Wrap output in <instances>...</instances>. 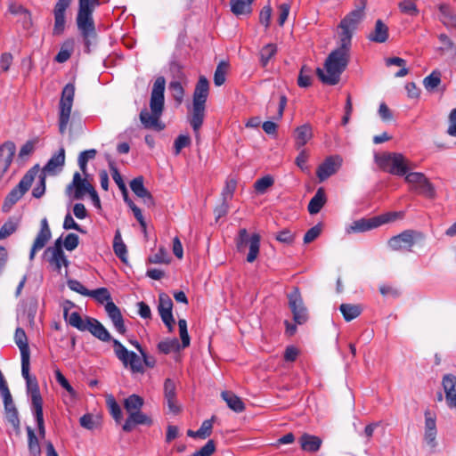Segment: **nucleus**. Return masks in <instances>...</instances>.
<instances>
[{"mask_svg":"<svg viewBox=\"0 0 456 456\" xmlns=\"http://www.w3.org/2000/svg\"><path fill=\"white\" fill-rule=\"evenodd\" d=\"M231 11L236 15L251 14L252 7L245 0H230Z\"/></svg>","mask_w":456,"mask_h":456,"instance_id":"36","label":"nucleus"},{"mask_svg":"<svg viewBox=\"0 0 456 456\" xmlns=\"http://www.w3.org/2000/svg\"><path fill=\"white\" fill-rule=\"evenodd\" d=\"M315 73L323 85L334 86L338 84L342 74V45L328 55L323 69L317 68Z\"/></svg>","mask_w":456,"mask_h":456,"instance_id":"5","label":"nucleus"},{"mask_svg":"<svg viewBox=\"0 0 456 456\" xmlns=\"http://www.w3.org/2000/svg\"><path fill=\"white\" fill-rule=\"evenodd\" d=\"M26 430L28 434V446L29 453L31 454V456H40L41 448L39 445L38 438L35 434V431L28 426L27 427Z\"/></svg>","mask_w":456,"mask_h":456,"instance_id":"35","label":"nucleus"},{"mask_svg":"<svg viewBox=\"0 0 456 456\" xmlns=\"http://www.w3.org/2000/svg\"><path fill=\"white\" fill-rule=\"evenodd\" d=\"M79 243V238L76 233H69L63 241V247L69 250H74Z\"/></svg>","mask_w":456,"mask_h":456,"instance_id":"63","label":"nucleus"},{"mask_svg":"<svg viewBox=\"0 0 456 456\" xmlns=\"http://www.w3.org/2000/svg\"><path fill=\"white\" fill-rule=\"evenodd\" d=\"M39 170V165L37 164L23 175L20 183L5 197L2 207L3 212H9L13 205L29 190Z\"/></svg>","mask_w":456,"mask_h":456,"instance_id":"7","label":"nucleus"},{"mask_svg":"<svg viewBox=\"0 0 456 456\" xmlns=\"http://www.w3.org/2000/svg\"><path fill=\"white\" fill-rule=\"evenodd\" d=\"M338 170V167L336 163L333 161L332 158H328L323 163H322L316 171V175L320 180V182H323L327 178H329L331 175L336 173Z\"/></svg>","mask_w":456,"mask_h":456,"instance_id":"27","label":"nucleus"},{"mask_svg":"<svg viewBox=\"0 0 456 456\" xmlns=\"http://www.w3.org/2000/svg\"><path fill=\"white\" fill-rule=\"evenodd\" d=\"M105 310L112 322L123 318L120 309L114 304V302H108L105 305Z\"/></svg>","mask_w":456,"mask_h":456,"instance_id":"59","label":"nucleus"},{"mask_svg":"<svg viewBox=\"0 0 456 456\" xmlns=\"http://www.w3.org/2000/svg\"><path fill=\"white\" fill-rule=\"evenodd\" d=\"M109 167L111 172L112 178H113L114 182L117 183L119 190L125 191L126 189H127L114 161H112V160L109 161Z\"/></svg>","mask_w":456,"mask_h":456,"instance_id":"56","label":"nucleus"},{"mask_svg":"<svg viewBox=\"0 0 456 456\" xmlns=\"http://www.w3.org/2000/svg\"><path fill=\"white\" fill-rule=\"evenodd\" d=\"M363 308L360 304H344V320L350 322L358 317Z\"/></svg>","mask_w":456,"mask_h":456,"instance_id":"42","label":"nucleus"},{"mask_svg":"<svg viewBox=\"0 0 456 456\" xmlns=\"http://www.w3.org/2000/svg\"><path fill=\"white\" fill-rule=\"evenodd\" d=\"M143 182L144 178L142 175L134 178L130 182V188L138 198L147 196L148 193L150 192L149 190L145 188Z\"/></svg>","mask_w":456,"mask_h":456,"instance_id":"41","label":"nucleus"},{"mask_svg":"<svg viewBox=\"0 0 456 456\" xmlns=\"http://www.w3.org/2000/svg\"><path fill=\"white\" fill-rule=\"evenodd\" d=\"M441 71L435 69L423 79V86L429 93H434L441 84Z\"/></svg>","mask_w":456,"mask_h":456,"instance_id":"30","label":"nucleus"},{"mask_svg":"<svg viewBox=\"0 0 456 456\" xmlns=\"http://www.w3.org/2000/svg\"><path fill=\"white\" fill-rule=\"evenodd\" d=\"M289 307L293 314V320L297 324H304L308 320L307 309L304 305L301 294L297 288L288 295Z\"/></svg>","mask_w":456,"mask_h":456,"instance_id":"14","label":"nucleus"},{"mask_svg":"<svg viewBox=\"0 0 456 456\" xmlns=\"http://www.w3.org/2000/svg\"><path fill=\"white\" fill-rule=\"evenodd\" d=\"M106 403L113 419L117 422H119L122 419V411L115 398L112 395H109L106 399Z\"/></svg>","mask_w":456,"mask_h":456,"instance_id":"47","label":"nucleus"},{"mask_svg":"<svg viewBox=\"0 0 456 456\" xmlns=\"http://www.w3.org/2000/svg\"><path fill=\"white\" fill-rule=\"evenodd\" d=\"M425 234L417 230H405L388 240V246L395 251H412V248L425 240Z\"/></svg>","mask_w":456,"mask_h":456,"instance_id":"8","label":"nucleus"},{"mask_svg":"<svg viewBox=\"0 0 456 456\" xmlns=\"http://www.w3.org/2000/svg\"><path fill=\"white\" fill-rule=\"evenodd\" d=\"M403 212H388L380 216H375L378 219L379 227L384 224L394 222L396 219L403 218Z\"/></svg>","mask_w":456,"mask_h":456,"instance_id":"58","label":"nucleus"},{"mask_svg":"<svg viewBox=\"0 0 456 456\" xmlns=\"http://www.w3.org/2000/svg\"><path fill=\"white\" fill-rule=\"evenodd\" d=\"M413 190L429 199H433L436 196L435 187L425 175L421 183L418 186L413 187Z\"/></svg>","mask_w":456,"mask_h":456,"instance_id":"39","label":"nucleus"},{"mask_svg":"<svg viewBox=\"0 0 456 456\" xmlns=\"http://www.w3.org/2000/svg\"><path fill=\"white\" fill-rule=\"evenodd\" d=\"M26 385H27V392L30 395L31 400L42 398L38 382H37V379L36 377H33V378L29 379L28 380H27Z\"/></svg>","mask_w":456,"mask_h":456,"instance_id":"53","label":"nucleus"},{"mask_svg":"<svg viewBox=\"0 0 456 456\" xmlns=\"http://www.w3.org/2000/svg\"><path fill=\"white\" fill-rule=\"evenodd\" d=\"M171 258L168 256L167 251L164 247L159 248V251L148 257L151 264H169Z\"/></svg>","mask_w":456,"mask_h":456,"instance_id":"48","label":"nucleus"},{"mask_svg":"<svg viewBox=\"0 0 456 456\" xmlns=\"http://www.w3.org/2000/svg\"><path fill=\"white\" fill-rule=\"evenodd\" d=\"M86 330L102 342L111 341L115 355L126 368L134 373H143L144 368L141 358L134 352L128 351L118 339L112 338L106 328L96 319L87 317Z\"/></svg>","mask_w":456,"mask_h":456,"instance_id":"1","label":"nucleus"},{"mask_svg":"<svg viewBox=\"0 0 456 456\" xmlns=\"http://www.w3.org/2000/svg\"><path fill=\"white\" fill-rule=\"evenodd\" d=\"M153 423L151 417L146 415L141 411H135V412H131V414L126 419L122 429L125 432H131L136 425H146L151 426Z\"/></svg>","mask_w":456,"mask_h":456,"instance_id":"20","label":"nucleus"},{"mask_svg":"<svg viewBox=\"0 0 456 456\" xmlns=\"http://www.w3.org/2000/svg\"><path fill=\"white\" fill-rule=\"evenodd\" d=\"M62 246L63 242L61 241V238H59L55 240L53 246L48 247L45 250L43 255L44 259L58 273L61 272L62 265L65 266L69 265V260L63 252Z\"/></svg>","mask_w":456,"mask_h":456,"instance_id":"13","label":"nucleus"},{"mask_svg":"<svg viewBox=\"0 0 456 456\" xmlns=\"http://www.w3.org/2000/svg\"><path fill=\"white\" fill-rule=\"evenodd\" d=\"M367 37L371 42L385 43L388 38V27L381 20H377L374 30Z\"/></svg>","mask_w":456,"mask_h":456,"instance_id":"22","label":"nucleus"},{"mask_svg":"<svg viewBox=\"0 0 456 456\" xmlns=\"http://www.w3.org/2000/svg\"><path fill=\"white\" fill-rule=\"evenodd\" d=\"M274 183V179L271 175H265L262 178L256 180V182L254 184V188L256 192L260 194H264L267 189L272 187Z\"/></svg>","mask_w":456,"mask_h":456,"instance_id":"46","label":"nucleus"},{"mask_svg":"<svg viewBox=\"0 0 456 456\" xmlns=\"http://www.w3.org/2000/svg\"><path fill=\"white\" fill-rule=\"evenodd\" d=\"M18 229V222L10 218L0 228V240H4L16 232Z\"/></svg>","mask_w":456,"mask_h":456,"instance_id":"51","label":"nucleus"},{"mask_svg":"<svg viewBox=\"0 0 456 456\" xmlns=\"http://www.w3.org/2000/svg\"><path fill=\"white\" fill-rule=\"evenodd\" d=\"M230 64L226 61H221L214 73V84L216 86H221L226 80V75L229 71Z\"/></svg>","mask_w":456,"mask_h":456,"instance_id":"32","label":"nucleus"},{"mask_svg":"<svg viewBox=\"0 0 456 456\" xmlns=\"http://www.w3.org/2000/svg\"><path fill=\"white\" fill-rule=\"evenodd\" d=\"M181 347V345L178 342L177 338H174L172 340L167 341H160L158 344V349L159 352L167 354L172 351H178Z\"/></svg>","mask_w":456,"mask_h":456,"instance_id":"50","label":"nucleus"},{"mask_svg":"<svg viewBox=\"0 0 456 456\" xmlns=\"http://www.w3.org/2000/svg\"><path fill=\"white\" fill-rule=\"evenodd\" d=\"M442 385L445 393L447 405L450 408L456 407V376L445 374L443 377Z\"/></svg>","mask_w":456,"mask_h":456,"instance_id":"19","label":"nucleus"},{"mask_svg":"<svg viewBox=\"0 0 456 456\" xmlns=\"http://www.w3.org/2000/svg\"><path fill=\"white\" fill-rule=\"evenodd\" d=\"M209 93V82L205 76H200L195 86L192 95V111L188 118L196 138L200 135V129L205 118L206 102Z\"/></svg>","mask_w":456,"mask_h":456,"instance_id":"4","label":"nucleus"},{"mask_svg":"<svg viewBox=\"0 0 456 456\" xmlns=\"http://www.w3.org/2000/svg\"><path fill=\"white\" fill-rule=\"evenodd\" d=\"M191 144V138L189 135L180 134L174 143L175 153L177 155L181 152L182 149L188 147Z\"/></svg>","mask_w":456,"mask_h":456,"instance_id":"62","label":"nucleus"},{"mask_svg":"<svg viewBox=\"0 0 456 456\" xmlns=\"http://www.w3.org/2000/svg\"><path fill=\"white\" fill-rule=\"evenodd\" d=\"M15 343L20 348V356L29 355V346L27 335L22 328H17L14 335Z\"/></svg>","mask_w":456,"mask_h":456,"instance_id":"29","label":"nucleus"},{"mask_svg":"<svg viewBox=\"0 0 456 456\" xmlns=\"http://www.w3.org/2000/svg\"><path fill=\"white\" fill-rule=\"evenodd\" d=\"M438 38H439L440 42L443 43L444 45V47L443 49L455 56L456 55L455 44L445 34H440L438 36Z\"/></svg>","mask_w":456,"mask_h":456,"instance_id":"64","label":"nucleus"},{"mask_svg":"<svg viewBox=\"0 0 456 456\" xmlns=\"http://www.w3.org/2000/svg\"><path fill=\"white\" fill-rule=\"evenodd\" d=\"M221 396L227 403V406L235 412H242L245 410V403L233 392L223 391Z\"/></svg>","mask_w":456,"mask_h":456,"instance_id":"25","label":"nucleus"},{"mask_svg":"<svg viewBox=\"0 0 456 456\" xmlns=\"http://www.w3.org/2000/svg\"><path fill=\"white\" fill-rule=\"evenodd\" d=\"M379 167L392 175L403 176L411 168V162L401 153L388 152L376 157Z\"/></svg>","mask_w":456,"mask_h":456,"instance_id":"6","label":"nucleus"},{"mask_svg":"<svg viewBox=\"0 0 456 456\" xmlns=\"http://www.w3.org/2000/svg\"><path fill=\"white\" fill-rule=\"evenodd\" d=\"M313 137V129L310 124H304L295 130V141L297 149H300Z\"/></svg>","mask_w":456,"mask_h":456,"instance_id":"23","label":"nucleus"},{"mask_svg":"<svg viewBox=\"0 0 456 456\" xmlns=\"http://www.w3.org/2000/svg\"><path fill=\"white\" fill-rule=\"evenodd\" d=\"M441 12V21L446 27L456 28V14L448 5H441L439 7Z\"/></svg>","mask_w":456,"mask_h":456,"instance_id":"37","label":"nucleus"},{"mask_svg":"<svg viewBox=\"0 0 456 456\" xmlns=\"http://www.w3.org/2000/svg\"><path fill=\"white\" fill-rule=\"evenodd\" d=\"M88 297L94 298L100 304H103L104 302H106V304L108 302H113L111 300V296H110V291L108 290L107 288H103V287L96 289L94 290H90V294Z\"/></svg>","mask_w":456,"mask_h":456,"instance_id":"45","label":"nucleus"},{"mask_svg":"<svg viewBox=\"0 0 456 456\" xmlns=\"http://www.w3.org/2000/svg\"><path fill=\"white\" fill-rule=\"evenodd\" d=\"M215 416L202 422L201 427L198 429V438L206 439L210 436L213 429V422Z\"/></svg>","mask_w":456,"mask_h":456,"instance_id":"55","label":"nucleus"},{"mask_svg":"<svg viewBox=\"0 0 456 456\" xmlns=\"http://www.w3.org/2000/svg\"><path fill=\"white\" fill-rule=\"evenodd\" d=\"M298 443L303 451L315 452L322 445V439L316 436L305 433L299 437Z\"/></svg>","mask_w":456,"mask_h":456,"instance_id":"21","label":"nucleus"},{"mask_svg":"<svg viewBox=\"0 0 456 456\" xmlns=\"http://www.w3.org/2000/svg\"><path fill=\"white\" fill-rule=\"evenodd\" d=\"M169 89L177 104H181L183 101L184 89L179 81H172L169 84Z\"/></svg>","mask_w":456,"mask_h":456,"instance_id":"52","label":"nucleus"},{"mask_svg":"<svg viewBox=\"0 0 456 456\" xmlns=\"http://www.w3.org/2000/svg\"><path fill=\"white\" fill-rule=\"evenodd\" d=\"M15 151L16 146L12 141H6L0 145V182L10 168Z\"/></svg>","mask_w":456,"mask_h":456,"instance_id":"16","label":"nucleus"},{"mask_svg":"<svg viewBox=\"0 0 456 456\" xmlns=\"http://www.w3.org/2000/svg\"><path fill=\"white\" fill-rule=\"evenodd\" d=\"M79 424L82 428L94 430L101 427L102 420L98 415H93L92 413H86L79 419Z\"/></svg>","mask_w":456,"mask_h":456,"instance_id":"34","label":"nucleus"},{"mask_svg":"<svg viewBox=\"0 0 456 456\" xmlns=\"http://www.w3.org/2000/svg\"><path fill=\"white\" fill-rule=\"evenodd\" d=\"M74 95V85L71 83L67 84L62 89L59 103V132L61 134H64L66 132L67 125L70 118Z\"/></svg>","mask_w":456,"mask_h":456,"instance_id":"10","label":"nucleus"},{"mask_svg":"<svg viewBox=\"0 0 456 456\" xmlns=\"http://www.w3.org/2000/svg\"><path fill=\"white\" fill-rule=\"evenodd\" d=\"M367 0H354V9L344 17V41L351 44L354 32L365 17Z\"/></svg>","mask_w":456,"mask_h":456,"instance_id":"9","label":"nucleus"},{"mask_svg":"<svg viewBox=\"0 0 456 456\" xmlns=\"http://www.w3.org/2000/svg\"><path fill=\"white\" fill-rule=\"evenodd\" d=\"M5 418L13 428L16 436H20L21 430L18 409H13L12 411L5 412Z\"/></svg>","mask_w":456,"mask_h":456,"instance_id":"49","label":"nucleus"},{"mask_svg":"<svg viewBox=\"0 0 456 456\" xmlns=\"http://www.w3.org/2000/svg\"><path fill=\"white\" fill-rule=\"evenodd\" d=\"M379 227L378 219L375 216L370 218H360L354 221L346 228L347 234L366 232Z\"/></svg>","mask_w":456,"mask_h":456,"instance_id":"17","label":"nucleus"},{"mask_svg":"<svg viewBox=\"0 0 456 456\" xmlns=\"http://www.w3.org/2000/svg\"><path fill=\"white\" fill-rule=\"evenodd\" d=\"M326 203L325 190L320 187L315 195L311 199L307 210L311 215L318 214Z\"/></svg>","mask_w":456,"mask_h":456,"instance_id":"24","label":"nucleus"},{"mask_svg":"<svg viewBox=\"0 0 456 456\" xmlns=\"http://www.w3.org/2000/svg\"><path fill=\"white\" fill-rule=\"evenodd\" d=\"M313 81V70L310 67L303 65L298 74L297 85L300 87H309Z\"/></svg>","mask_w":456,"mask_h":456,"instance_id":"40","label":"nucleus"},{"mask_svg":"<svg viewBox=\"0 0 456 456\" xmlns=\"http://www.w3.org/2000/svg\"><path fill=\"white\" fill-rule=\"evenodd\" d=\"M275 239L281 243L291 245L295 240V233L289 229H283L276 233Z\"/></svg>","mask_w":456,"mask_h":456,"instance_id":"60","label":"nucleus"},{"mask_svg":"<svg viewBox=\"0 0 456 456\" xmlns=\"http://www.w3.org/2000/svg\"><path fill=\"white\" fill-rule=\"evenodd\" d=\"M73 47H74L73 40H69V39L66 40L62 44L60 52L54 57V61L59 63H63V62L67 61L72 54Z\"/></svg>","mask_w":456,"mask_h":456,"instance_id":"38","label":"nucleus"},{"mask_svg":"<svg viewBox=\"0 0 456 456\" xmlns=\"http://www.w3.org/2000/svg\"><path fill=\"white\" fill-rule=\"evenodd\" d=\"M73 0H58L55 4L53 13L54 24L53 28V36L63 34L66 26V11L70 6Z\"/></svg>","mask_w":456,"mask_h":456,"instance_id":"15","label":"nucleus"},{"mask_svg":"<svg viewBox=\"0 0 456 456\" xmlns=\"http://www.w3.org/2000/svg\"><path fill=\"white\" fill-rule=\"evenodd\" d=\"M113 250L116 256L122 261H126L127 249L126 244L123 242L119 230L116 231L113 240Z\"/></svg>","mask_w":456,"mask_h":456,"instance_id":"31","label":"nucleus"},{"mask_svg":"<svg viewBox=\"0 0 456 456\" xmlns=\"http://www.w3.org/2000/svg\"><path fill=\"white\" fill-rule=\"evenodd\" d=\"M68 287L83 296L88 297L90 294V290L87 289L80 281L73 279H69L67 281Z\"/></svg>","mask_w":456,"mask_h":456,"instance_id":"61","label":"nucleus"},{"mask_svg":"<svg viewBox=\"0 0 456 456\" xmlns=\"http://www.w3.org/2000/svg\"><path fill=\"white\" fill-rule=\"evenodd\" d=\"M173 301L170 297L165 293L161 292L159 295V305L158 311L160 317H169V315H173Z\"/></svg>","mask_w":456,"mask_h":456,"instance_id":"28","label":"nucleus"},{"mask_svg":"<svg viewBox=\"0 0 456 456\" xmlns=\"http://www.w3.org/2000/svg\"><path fill=\"white\" fill-rule=\"evenodd\" d=\"M52 233L46 218L41 220V229L37 233L33 245L35 248H43L51 239Z\"/></svg>","mask_w":456,"mask_h":456,"instance_id":"26","label":"nucleus"},{"mask_svg":"<svg viewBox=\"0 0 456 456\" xmlns=\"http://www.w3.org/2000/svg\"><path fill=\"white\" fill-rule=\"evenodd\" d=\"M322 224L318 223L314 227L310 228L304 236V243L309 244L315 240L322 233Z\"/></svg>","mask_w":456,"mask_h":456,"instance_id":"54","label":"nucleus"},{"mask_svg":"<svg viewBox=\"0 0 456 456\" xmlns=\"http://www.w3.org/2000/svg\"><path fill=\"white\" fill-rule=\"evenodd\" d=\"M87 317L83 320L81 315L77 312H74L68 315L66 322H68L72 327L77 328L80 331L86 330Z\"/></svg>","mask_w":456,"mask_h":456,"instance_id":"44","label":"nucleus"},{"mask_svg":"<svg viewBox=\"0 0 456 456\" xmlns=\"http://www.w3.org/2000/svg\"><path fill=\"white\" fill-rule=\"evenodd\" d=\"M277 53V46L275 44H268L265 45L260 51V62L263 67H265L268 61Z\"/></svg>","mask_w":456,"mask_h":456,"instance_id":"43","label":"nucleus"},{"mask_svg":"<svg viewBox=\"0 0 456 456\" xmlns=\"http://www.w3.org/2000/svg\"><path fill=\"white\" fill-rule=\"evenodd\" d=\"M165 77L161 76L158 77L154 81L151 93V112H149L147 109H143L140 112V121L146 129H154L159 132L166 127L165 124L160 121V118L165 110Z\"/></svg>","mask_w":456,"mask_h":456,"instance_id":"2","label":"nucleus"},{"mask_svg":"<svg viewBox=\"0 0 456 456\" xmlns=\"http://www.w3.org/2000/svg\"><path fill=\"white\" fill-rule=\"evenodd\" d=\"M237 187V181L233 178H230L226 181L225 186L222 192V198L224 201L232 200L233 193Z\"/></svg>","mask_w":456,"mask_h":456,"instance_id":"57","label":"nucleus"},{"mask_svg":"<svg viewBox=\"0 0 456 456\" xmlns=\"http://www.w3.org/2000/svg\"><path fill=\"white\" fill-rule=\"evenodd\" d=\"M100 4V0H78L76 23L87 53H90L91 40L97 37L93 12Z\"/></svg>","mask_w":456,"mask_h":456,"instance_id":"3","label":"nucleus"},{"mask_svg":"<svg viewBox=\"0 0 456 456\" xmlns=\"http://www.w3.org/2000/svg\"><path fill=\"white\" fill-rule=\"evenodd\" d=\"M261 237L258 233H254L249 236L247 229L241 228L238 232L236 239V248L240 253H245L248 247V253L247 256V261L253 263L259 254Z\"/></svg>","mask_w":456,"mask_h":456,"instance_id":"11","label":"nucleus"},{"mask_svg":"<svg viewBox=\"0 0 456 456\" xmlns=\"http://www.w3.org/2000/svg\"><path fill=\"white\" fill-rule=\"evenodd\" d=\"M94 190V185L88 178H84L80 173L76 172L73 175L72 182L68 184L66 193L71 197L72 200H83L86 194H90Z\"/></svg>","mask_w":456,"mask_h":456,"instance_id":"12","label":"nucleus"},{"mask_svg":"<svg viewBox=\"0 0 456 456\" xmlns=\"http://www.w3.org/2000/svg\"><path fill=\"white\" fill-rule=\"evenodd\" d=\"M144 401L143 398L138 395H131L124 401V407L127 413L130 415L131 412H135V411H141L143 406Z\"/></svg>","mask_w":456,"mask_h":456,"instance_id":"33","label":"nucleus"},{"mask_svg":"<svg viewBox=\"0 0 456 456\" xmlns=\"http://www.w3.org/2000/svg\"><path fill=\"white\" fill-rule=\"evenodd\" d=\"M64 164L65 150L64 148H61L59 151L48 160L41 170V174H45V177H46V175H54L61 169Z\"/></svg>","mask_w":456,"mask_h":456,"instance_id":"18","label":"nucleus"}]
</instances>
